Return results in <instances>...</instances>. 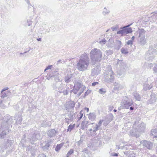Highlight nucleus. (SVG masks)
<instances>
[{
  "mask_svg": "<svg viewBox=\"0 0 157 157\" xmlns=\"http://www.w3.org/2000/svg\"><path fill=\"white\" fill-rule=\"evenodd\" d=\"M80 58L77 63V68L80 71H83L87 69L90 64V59L87 54L85 53L82 54Z\"/></svg>",
  "mask_w": 157,
  "mask_h": 157,
  "instance_id": "1",
  "label": "nucleus"
},
{
  "mask_svg": "<svg viewBox=\"0 0 157 157\" xmlns=\"http://www.w3.org/2000/svg\"><path fill=\"white\" fill-rule=\"evenodd\" d=\"M5 116L3 119L4 120L2 123L1 128L0 129V136L1 138H3L9 132L8 126L12 122V119L10 117H7Z\"/></svg>",
  "mask_w": 157,
  "mask_h": 157,
  "instance_id": "2",
  "label": "nucleus"
},
{
  "mask_svg": "<svg viewBox=\"0 0 157 157\" xmlns=\"http://www.w3.org/2000/svg\"><path fill=\"white\" fill-rule=\"evenodd\" d=\"M90 58L93 64L99 62L101 60L102 53L99 49L95 48L92 50L90 52Z\"/></svg>",
  "mask_w": 157,
  "mask_h": 157,
  "instance_id": "3",
  "label": "nucleus"
},
{
  "mask_svg": "<svg viewBox=\"0 0 157 157\" xmlns=\"http://www.w3.org/2000/svg\"><path fill=\"white\" fill-rule=\"evenodd\" d=\"M156 54L157 52L156 49H154L152 46H150L146 54L145 59L148 61H152L155 57Z\"/></svg>",
  "mask_w": 157,
  "mask_h": 157,
  "instance_id": "4",
  "label": "nucleus"
},
{
  "mask_svg": "<svg viewBox=\"0 0 157 157\" xmlns=\"http://www.w3.org/2000/svg\"><path fill=\"white\" fill-rule=\"evenodd\" d=\"M132 24H131L123 27H121L119 29L120 30L117 31V34L120 35L121 36H123L127 35V34H130L132 32V29L131 28L129 27Z\"/></svg>",
  "mask_w": 157,
  "mask_h": 157,
  "instance_id": "5",
  "label": "nucleus"
},
{
  "mask_svg": "<svg viewBox=\"0 0 157 157\" xmlns=\"http://www.w3.org/2000/svg\"><path fill=\"white\" fill-rule=\"evenodd\" d=\"M110 69L108 71H106L104 75V81L107 83L112 82L114 80V74L113 71L111 70L110 66H109Z\"/></svg>",
  "mask_w": 157,
  "mask_h": 157,
  "instance_id": "6",
  "label": "nucleus"
},
{
  "mask_svg": "<svg viewBox=\"0 0 157 157\" xmlns=\"http://www.w3.org/2000/svg\"><path fill=\"white\" fill-rule=\"evenodd\" d=\"M154 78L153 77H149L147 80L145 82L143 85V90L146 91L150 90L153 86L154 83L153 80Z\"/></svg>",
  "mask_w": 157,
  "mask_h": 157,
  "instance_id": "7",
  "label": "nucleus"
},
{
  "mask_svg": "<svg viewBox=\"0 0 157 157\" xmlns=\"http://www.w3.org/2000/svg\"><path fill=\"white\" fill-rule=\"evenodd\" d=\"M132 104L133 102L132 101L128 99L127 97H125L124 99L121 103V106L120 107H121L122 109L125 108L128 109Z\"/></svg>",
  "mask_w": 157,
  "mask_h": 157,
  "instance_id": "8",
  "label": "nucleus"
},
{
  "mask_svg": "<svg viewBox=\"0 0 157 157\" xmlns=\"http://www.w3.org/2000/svg\"><path fill=\"white\" fill-rule=\"evenodd\" d=\"M118 63L120 64V69L117 71V74L119 76L124 75L126 71V63L122 61L118 60Z\"/></svg>",
  "mask_w": 157,
  "mask_h": 157,
  "instance_id": "9",
  "label": "nucleus"
},
{
  "mask_svg": "<svg viewBox=\"0 0 157 157\" xmlns=\"http://www.w3.org/2000/svg\"><path fill=\"white\" fill-rule=\"evenodd\" d=\"M104 121L103 120H100L98 124H95V123H91L89 124L92 125V128L90 129L89 131L91 132L93 131L94 132H96V131L99 129H101L100 127L102 124V122Z\"/></svg>",
  "mask_w": 157,
  "mask_h": 157,
  "instance_id": "10",
  "label": "nucleus"
},
{
  "mask_svg": "<svg viewBox=\"0 0 157 157\" xmlns=\"http://www.w3.org/2000/svg\"><path fill=\"white\" fill-rule=\"evenodd\" d=\"M40 138V134L36 132L31 133L28 136V139L31 143Z\"/></svg>",
  "mask_w": 157,
  "mask_h": 157,
  "instance_id": "11",
  "label": "nucleus"
},
{
  "mask_svg": "<svg viewBox=\"0 0 157 157\" xmlns=\"http://www.w3.org/2000/svg\"><path fill=\"white\" fill-rule=\"evenodd\" d=\"M137 126L136 128V130L139 132H143L146 127V125L144 123L142 122L141 121L139 122L138 123L136 122L134 124V127H136Z\"/></svg>",
  "mask_w": 157,
  "mask_h": 157,
  "instance_id": "12",
  "label": "nucleus"
},
{
  "mask_svg": "<svg viewBox=\"0 0 157 157\" xmlns=\"http://www.w3.org/2000/svg\"><path fill=\"white\" fill-rule=\"evenodd\" d=\"M74 86L79 90V92L77 94L78 96L81 95L86 88L85 86L79 82L75 83Z\"/></svg>",
  "mask_w": 157,
  "mask_h": 157,
  "instance_id": "13",
  "label": "nucleus"
},
{
  "mask_svg": "<svg viewBox=\"0 0 157 157\" xmlns=\"http://www.w3.org/2000/svg\"><path fill=\"white\" fill-rule=\"evenodd\" d=\"M75 103L74 101H70L66 102L65 108L66 110H69L74 107Z\"/></svg>",
  "mask_w": 157,
  "mask_h": 157,
  "instance_id": "14",
  "label": "nucleus"
},
{
  "mask_svg": "<svg viewBox=\"0 0 157 157\" xmlns=\"http://www.w3.org/2000/svg\"><path fill=\"white\" fill-rule=\"evenodd\" d=\"M143 146L146 147L148 149H151L153 147V144L147 140H144L142 142Z\"/></svg>",
  "mask_w": 157,
  "mask_h": 157,
  "instance_id": "15",
  "label": "nucleus"
},
{
  "mask_svg": "<svg viewBox=\"0 0 157 157\" xmlns=\"http://www.w3.org/2000/svg\"><path fill=\"white\" fill-rule=\"evenodd\" d=\"M151 98L148 101L149 104H152L156 102V95L154 93H152L151 95Z\"/></svg>",
  "mask_w": 157,
  "mask_h": 157,
  "instance_id": "16",
  "label": "nucleus"
},
{
  "mask_svg": "<svg viewBox=\"0 0 157 157\" xmlns=\"http://www.w3.org/2000/svg\"><path fill=\"white\" fill-rule=\"evenodd\" d=\"M11 94V93L10 90L7 91L6 92H4V91H1V96H0V98L4 99V98L6 97L8 95H10Z\"/></svg>",
  "mask_w": 157,
  "mask_h": 157,
  "instance_id": "17",
  "label": "nucleus"
},
{
  "mask_svg": "<svg viewBox=\"0 0 157 157\" xmlns=\"http://www.w3.org/2000/svg\"><path fill=\"white\" fill-rule=\"evenodd\" d=\"M100 69L98 67H96L92 70V75L93 76L98 75L100 73Z\"/></svg>",
  "mask_w": 157,
  "mask_h": 157,
  "instance_id": "18",
  "label": "nucleus"
},
{
  "mask_svg": "<svg viewBox=\"0 0 157 157\" xmlns=\"http://www.w3.org/2000/svg\"><path fill=\"white\" fill-rule=\"evenodd\" d=\"M138 32L140 37V39H144L145 37V31L143 29H139Z\"/></svg>",
  "mask_w": 157,
  "mask_h": 157,
  "instance_id": "19",
  "label": "nucleus"
},
{
  "mask_svg": "<svg viewBox=\"0 0 157 157\" xmlns=\"http://www.w3.org/2000/svg\"><path fill=\"white\" fill-rule=\"evenodd\" d=\"M13 143V141L12 140H8L7 142V143L6 145V146H5L4 147H3L2 146L1 147V150L2 151H3L4 150V149H6L7 148V147H9L10 146H11V144H12Z\"/></svg>",
  "mask_w": 157,
  "mask_h": 157,
  "instance_id": "20",
  "label": "nucleus"
},
{
  "mask_svg": "<svg viewBox=\"0 0 157 157\" xmlns=\"http://www.w3.org/2000/svg\"><path fill=\"white\" fill-rule=\"evenodd\" d=\"M56 133V132L54 129H52L48 131V134L49 136L52 137L55 136Z\"/></svg>",
  "mask_w": 157,
  "mask_h": 157,
  "instance_id": "21",
  "label": "nucleus"
},
{
  "mask_svg": "<svg viewBox=\"0 0 157 157\" xmlns=\"http://www.w3.org/2000/svg\"><path fill=\"white\" fill-rule=\"evenodd\" d=\"M96 118V115L94 113H90L89 114L88 118L91 121H94Z\"/></svg>",
  "mask_w": 157,
  "mask_h": 157,
  "instance_id": "22",
  "label": "nucleus"
},
{
  "mask_svg": "<svg viewBox=\"0 0 157 157\" xmlns=\"http://www.w3.org/2000/svg\"><path fill=\"white\" fill-rule=\"evenodd\" d=\"M50 144L48 142H45L41 144L42 148L44 150H47L49 147Z\"/></svg>",
  "mask_w": 157,
  "mask_h": 157,
  "instance_id": "23",
  "label": "nucleus"
},
{
  "mask_svg": "<svg viewBox=\"0 0 157 157\" xmlns=\"http://www.w3.org/2000/svg\"><path fill=\"white\" fill-rule=\"evenodd\" d=\"M15 119L16 120V123L19 125L21 124V122L22 121V118L21 116H18V117L16 116L15 117Z\"/></svg>",
  "mask_w": 157,
  "mask_h": 157,
  "instance_id": "24",
  "label": "nucleus"
},
{
  "mask_svg": "<svg viewBox=\"0 0 157 157\" xmlns=\"http://www.w3.org/2000/svg\"><path fill=\"white\" fill-rule=\"evenodd\" d=\"M133 95L135 98L137 100L140 101L141 99L140 95L137 92H134L133 93Z\"/></svg>",
  "mask_w": 157,
  "mask_h": 157,
  "instance_id": "25",
  "label": "nucleus"
},
{
  "mask_svg": "<svg viewBox=\"0 0 157 157\" xmlns=\"http://www.w3.org/2000/svg\"><path fill=\"white\" fill-rule=\"evenodd\" d=\"M151 135L153 137L157 138V128L153 129L151 131Z\"/></svg>",
  "mask_w": 157,
  "mask_h": 157,
  "instance_id": "26",
  "label": "nucleus"
},
{
  "mask_svg": "<svg viewBox=\"0 0 157 157\" xmlns=\"http://www.w3.org/2000/svg\"><path fill=\"white\" fill-rule=\"evenodd\" d=\"M70 89L68 87L66 88V89H64L63 90H60V93H63L64 95H67L69 92Z\"/></svg>",
  "mask_w": 157,
  "mask_h": 157,
  "instance_id": "27",
  "label": "nucleus"
},
{
  "mask_svg": "<svg viewBox=\"0 0 157 157\" xmlns=\"http://www.w3.org/2000/svg\"><path fill=\"white\" fill-rule=\"evenodd\" d=\"M72 76V75L71 74L67 75L65 77V82L67 83H68L70 82Z\"/></svg>",
  "mask_w": 157,
  "mask_h": 157,
  "instance_id": "28",
  "label": "nucleus"
},
{
  "mask_svg": "<svg viewBox=\"0 0 157 157\" xmlns=\"http://www.w3.org/2000/svg\"><path fill=\"white\" fill-rule=\"evenodd\" d=\"M123 88L122 86L121 85L118 83H115V86L114 89L115 90H119Z\"/></svg>",
  "mask_w": 157,
  "mask_h": 157,
  "instance_id": "29",
  "label": "nucleus"
},
{
  "mask_svg": "<svg viewBox=\"0 0 157 157\" xmlns=\"http://www.w3.org/2000/svg\"><path fill=\"white\" fill-rule=\"evenodd\" d=\"M110 12V11L109 10L107 9L105 7L102 12V14L105 15L109 14Z\"/></svg>",
  "mask_w": 157,
  "mask_h": 157,
  "instance_id": "30",
  "label": "nucleus"
},
{
  "mask_svg": "<svg viewBox=\"0 0 157 157\" xmlns=\"http://www.w3.org/2000/svg\"><path fill=\"white\" fill-rule=\"evenodd\" d=\"M30 151L32 156L34 157L35 156L36 152V150L33 148H32Z\"/></svg>",
  "mask_w": 157,
  "mask_h": 157,
  "instance_id": "31",
  "label": "nucleus"
},
{
  "mask_svg": "<svg viewBox=\"0 0 157 157\" xmlns=\"http://www.w3.org/2000/svg\"><path fill=\"white\" fill-rule=\"evenodd\" d=\"M139 33L138 31L136 32L135 33L134 36H132V37L131 39H134V38L138 39L140 38V36L139 35Z\"/></svg>",
  "mask_w": 157,
  "mask_h": 157,
  "instance_id": "32",
  "label": "nucleus"
},
{
  "mask_svg": "<svg viewBox=\"0 0 157 157\" xmlns=\"http://www.w3.org/2000/svg\"><path fill=\"white\" fill-rule=\"evenodd\" d=\"M63 143H62L60 144L57 145L56 147L55 148L56 151H59L60 149L63 146Z\"/></svg>",
  "mask_w": 157,
  "mask_h": 157,
  "instance_id": "33",
  "label": "nucleus"
},
{
  "mask_svg": "<svg viewBox=\"0 0 157 157\" xmlns=\"http://www.w3.org/2000/svg\"><path fill=\"white\" fill-rule=\"evenodd\" d=\"M88 127V125L87 124V123H86V121H83L82 122L81 124V128L83 130L85 128H87Z\"/></svg>",
  "mask_w": 157,
  "mask_h": 157,
  "instance_id": "34",
  "label": "nucleus"
},
{
  "mask_svg": "<svg viewBox=\"0 0 157 157\" xmlns=\"http://www.w3.org/2000/svg\"><path fill=\"white\" fill-rule=\"evenodd\" d=\"M67 117L69 118L70 121H72L75 117V116L74 114H68Z\"/></svg>",
  "mask_w": 157,
  "mask_h": 157,
  "instance_id": "35",
  "label": "nucleus"
},
{
  "mask_svg": "<svg viewBox=\"0 0 157 157\" xmlns=\"http://www.w3.org/2000/svg\"><path fill=\"white\" fill-rule=\"evenodd\" d=\"M119 29V26L118 25H116L111 28V29L113 31H116Z\"/></svg>",
  "mask_w": 157,
  "mask_h": 157,
  "instance_id": "36",
  "label": "nucleus"
},
{
  "mask_svg": "<svg viewBox=\"0 0 157 157\" xmlns=\"http://www.w3.org/2000/svg\"><path fill=\"white\" fill-rule=\"evenodd\" d=\"M84 112L82 110H81L79 113V115H78V120H80L83 116V113Z\"/></svg>",
  "mask_w": 157,
  "mask_h": 157,
  "instance_id": "37",
  "label": "nucleus"
},
{
  "mask_svg": "<svg viewBox=\"0 0 157 157\" xmlns=\"http://www.w3.org/2000/svg\"><path fill=\"white\" fill-rule=\"evenodd\" d=\"M98 92L100 94H104L106 93V91L105 89L102 88L100 89Z\"/></svg>",
  "mask_w": 157,
  "mask_h": 157,
  "instance_id": "38",
  "label": "nucleus"
},
{
  "mask_svg": "<svg viewBox=\"0 0 157 157\" xmlns=\"http://www.w3.org/2000/svg\"><path fill=\"white\" fill-rule=\"evenodd\" d=\"M75 127V124L73 125H70L68 127V129H67V131H70L71 132V130L74 128Z\"/></svg>",
  "mask_w": 157,
  "mask_h": 157,
  "instance_id": "39",
  "label": "nucleus"
},
{
  "mask_svg": "<svg viewBox=\"0 0 157 157\" xmlns=\"http://www.w3.org/2000/svg\"><path fill=\"white\" fill-rule=\"evenodd\" d=\"M78 90H78L74 86L73 89L71 91V92H73L75 94H76L77 93Z\"/></svg>",
  "mask_w": 157,
  "mask_h": 157,
  "instance_id": "40",
  "label": "nucleus"
},
{
  "mask_svg": "<svg viewBox=\"0 0 157 157\" xmlns=\"http://www.w3.org/2000/svg\"><path fill=\"white\" fill-rule=\"evenodd\" d=\"M74 151L72 149H71L67 153V157H69L73 153Z\"/></svg>",
  "mask_w": 157,
  "mask_h": 157,
  "instance_id": "41",
  "label": "nucleus"
},
{
  "mask_svg": "<svg viewBox=\"0 0 157 157\" xmlns=\"http://www.w3.org/2000/svg\"><path fill=\"white\" fill-rule=\"evenodd\" d=\"M105 53L107 55L109 56V55L112 54L113 53V52L112 50H106L105 51Z\"/></svg>",
  "mask_w": 157,
  "mask_h": 157,
  "instance_id": "42",
  "label": "nucleus"
},
{
  "mask_svg": "<svg viewBox=\"0 0 157 157\" xmlns=\"http://www.w3.org/2000/svg\"><path fill=\"white\" fill-rule=\"evenodd\" d=\"M111 34H106L105 35V36H106L105 38H106L107 39H111L112 38V35H111ZM104 39H105V38H104Z\"/></svg>",
  "mask_w": 157,
  "mask_h": 157,
  "instance_id": "43",
  "label": "nucleus"
},
{
  "mask_svg": "<svg viewBox=\"0 0 157 157\" xmlns=\"http://www.w3.org/2000/svg\"><path fill=\"white\" fill-rule=\"evenodd\" d=\"M64 86L63 84H61L59 87L58 90H59V92L60 93V90H63L64 89Z\"/></svg>",
  "mask_w": 157,
  "mask_h": 157,
  "instance_id": "44",
  "label": "nucleus"
},
{
  "mask_svg": "<svg viewBox=\"0 0 157 157\" xmlns=\"http://www.w3.org/2000/svg\"><path fill=\"white\" fill-rule=\"evenodd\" d=\"M121 52L122 53L127 54L128 53L127 49L122 48L121 49Z\"/></svg>",
  "mask_w": 157,
  "mask_h": 157,
  "instance_id": "45",
  "label": "nucleus"
},
{
  "mask_svg": "<svg viewBox=\"0 0 157 157\" xmlns=\"http://www.w3.org/2000/svg\"><path fill=\"white\" fill-rule=\"evenodd\" d=\"M108 43L110 47H112L113 43V40H109Z\"/></svg>",
  "mask_w": 157,
  "mask_h": 157,
  "instance_id": "46",
  "label": "nucleus"
},
{
  "mask_svg": "<svg viewBox=\"0 0 157 157\" xmlns=\"http://www.w3.org/2000/svg\"><path fill=\"white\" fill-rule=\"evenodd\" d=\"M139 44L141 45H144L146 43L145 40H140Z\"/></svg>",
  "mask_w": 157,
  "mask_h": 157,
  "instance_id": "47",
  "label": "nucleus"
},
{
  "mask_svg": "<svg viewBox=\"0 0 157 157\" xmlns=\"http://www.w3.org/2000/svg\"><path fill=\"white\" fill-rule=\"evenodd\" d=\"M154 67L153 69V70L154 72L157 73V64H154Z\"/></svg>",
  "mask_w": 157,
  "mask_h": 157,
  "instance_id": "48",
  "label": "nucleus"
},
{
  "mask_svg": "<svg viewBox=\"0 0 157 157\" xmlns=\"http://www.w3.org/2000/svg\"><path fill=\"white\" fill-rule=\"evenodd\" d=\"M116 43L118 47V49H119L121 47V41H120L119 40H117Z\"/></svg>",
  "mask_w": 157,
  "mask_h": 157,
  "instance_id": "49",
  "label": "nucleus"
},
{
  "mask_svg": "<svg viewBox=\"0 0 157 157\" xmlns=\"http://www.w3.org/2000/svg\"><path fill=\"white\" fill-rule=\"evenodd\" d=\"M106 42V40H102L99 42V43L102 45L105 44Z\"/></svg>",
  "mask_w": 157,
  "mask_h": 157,
  "instance_id": "50",
  "label": "nucleus"
},
{
  "mask_svg": "<svg viewBox=\"0 0 157 157\" xmlns=\"http://www.w3.org/2000/svg\"><path fill=\"white\" fill-rule=\"evenodd\" d=\"M52 67V65H49L47 67H46L45 69L44 70V71H45L46 70L49 69H51Z\"/></svg>",
  "mask_w": 157,
  "mask_h": 157,
  "instance_id": "51",
  "label": "nucleus"
},
{
  "mask_svg": "<svg viewBox=\"0 0 157 157\" xmlns=\"http://www.w3.org/2000/svg\"><path fill=\"white\" fill-rule=\"evenodd\" d=\"M41 124L42 126L44 127H46L48 125L47 122H46V121H45L44 123H42Z\"/></svg>",
  "mask_w": 157,
  "mask_h": 157,
  "instance_id": "52",
  "label": "nucleus"
},
{
  "mask_svg": "<svg viewBox=\"0 0 157 157\" xmlns=\"http://www.w3.org/2000/svg\"><path fill=\"white\" fill-rule=\"evenodd\" d=\"M70 121L69 118L67 117L65 118V121L68 124Z\"/></svg>",
  "mask_w": 157,
  "mask_h": 157,
  "instance_id": "53",
  "label": "nucleus"
},
{
  "mask_svg": "<svg viewBox=\"0 0 157 157\" xmlns=\"http://www.w3.org/2000/svg\"><path fill=\"white\" fill-rule=\"evenodd\" d=\"M132 40H129L127 42V44L128 45L129 44H132Z\"/></svg>",
  "mask_w": 157,
  "mask_h": 157,
  "instance_id": "54",
  "label": "nucleus"
},
{
  "mask_svg": "<svg viewBox=\"0 0 157 157\" xmlns=\"http://www.w3.org/2000/svg\"><path fill=\"white\" fill-rule=\"evenodd\" d=\"M38 157H46V155L44 154H42L39 155Z\"/></svg>",
  "mask_w": 157,
  "mask_h": 157,
  "instance_id": "55",
  "label": "nucleus"
},
{
  "mask_svg": "<svg viewBox=\"0 0 157 157\" xmlns=\"http://www.w3.org/2000/svg\"><path fill=\"white\" fill-rule=\"evenodd\" d=\"M90 93V91L88 90L85 93V96L87 95Z\"/></svg>",
  "mask_w": 157,
  "mask_h": 157,
  "instance_id": "56",
  "label": "nucleus"
},
{
  "mask_svg": "<svg viewBox=\"0 0 157 157\" xmlns=\"http://www.w3.org/2000/svg\"><path fill=\"white\" fill-rule=\"evenodd\" d=\"M98 84V82H94L92 83V86H95L96 85Z\"/></svg>",
  "mask_w": 157,
  "mask_h": 157,
  "instance_id": "57",
  "label": "nucleus"
},
{
  "mask_svg": "<svg viewBox=\"0 0 157 157\" xmlns=\"http://www.w3.org/2000/svg\"><path fill=\"white\" fill-rule=\"evenodd\" d=\"M113 107L112 106H110L109 107V110L110 111H112L113 109Z\"/></svg>",
  "mask_w": 157,
  "mask_h": 157,
  "instance_id": "58",
  "label": "nucleus"
},
{
  "mask_svg": "<svg viewBox=\"0 0 157 157\" xmlns=\"http://www.w3.org/2000/svg\"><path fill=\"white\" fill-rule=\"evenodd\" d=\"M3 99L1 98L0 99V104H1L3 101L4 102V103H6V102H5V101L3 100Z\"/></svg>",
  "mask_w": 157,
  "mask_h": 157,
  "instance_id": "59",
  "label": "nucleus"
},
{
  "mask_svg": "<svg viewBox=\"0 0 157 157\" xmlns=\"http://www.w3.org/2000/svg\"><path fill=\"white\" fill-rule=\"evenodd\" d=\"M111 155L112 156H118V154L116 153H112L111 154Z\"/></svg>",
  "mask_w": 157,
  "mask_h": 157,
  "instance_id": "60",
  "label": "nucleus"
},
{
  "mask_svg": "<svg viewBox=\"0 0 157 157\" xmlns=\"http://www.w3.org/2000/svg\"><path fill=\"white\" fill-rule=\"evenodd\" d=\"M148 67L150 68H151L153 67V64L152 63H150L148 64Z\"/></svg>",
  "mask_w": 157,
  "mask_h": 157,
  "instance_id": "61",
  "label": "nucleus"
},
{
  "mask_svg": "<svg viewBox=\"0 0 157 157\" xmlns=\"http://www.w3.org/2000/svg\"><path fill=\"white\" fill-rule=\"evenodd\" d=\"M9 88L8 87H6L5 88H3L2 90V91H4L7 90H8L9 89Z\"/></svg>",
  "mask_w": 157,
  "mask_h": 157,
  "instance_id": "62",
  "label": "nucleus"
},
{
  "mask_svg": "<svg viewBox=\"0 0 157 157\" xmlns=\"http://www.w3.org/2000/svg\"><path fill=\"white\" fill-rule=\"evenodd\" d=\"M27 52H25L24 53H21L20 54V55L21 56V55H23L24 56H25V54L27 53Z\"/></svg>",
  "mask_w": 157,
  "mask_h": 157,
  "instance_id": "63",
  "label": "nucleus"
},
{
  "mask_svg": "<svg viewBox=\"0 0 157 157\" xmlns=\"http://www.w3.org/2000/svg\"><path fill=\"white\" fill-rule=\"evenodd\" d=\"M134 109V107L133 106H131L130 108V110H133Z\"/></svg>",
  "mask_w": 157,
  "mask_h": 157,
  "instance_id": "64",
  "label": "nucleus"
}]
</instances>
